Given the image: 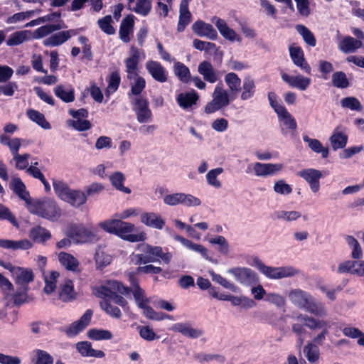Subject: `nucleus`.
Masks as SVG:
<instances>
[{
    "mask_svg": "<svg viewBox=\"0 0 364 364\" xmlns=\"http://www.w3.org/2000/svg\"><path fill=\"white\" fill-rule=\"evenodd\" d=\"M59 298L65 302L73 300L75 297V291L73 283L70 279H65L60 286Z\"/></svg>",
    "mask_w": 364,
    "mask_h": 364,
    "instance_id": "obj_42",
    "label": "nucleus"
},
{
    "mask_svg": "<svg viewBox=\"0 0 364 364\" xmlns=\"http://www.w3.org/2000/svg\"><path fill=\"white\" fill-rule=\"evenodd\" d=\"M132 287L129 289L128 294L131 291L134 296L135 302L139 308L144 306L149 303V299L146 297L144 291L140 288L134 278H131Z\"/></svg>",
    "mask_w": 364,
    "mask_h": 364,
    "instance_id": "obj_35",
    "label": "nucleus"
},
{
    "mask_svg": "<svg viewBox=\"0 0 364 364\" xmlns=\"http://www.w3.org/2000/svg\"><path fill=\"white\" fill-rule=\"evenodd\" d=\"M68 235L76 242H87L95 239L92 232L80 225H72L68 230Z\"/></svg>",
    "mask_w": 364,
    "mask_h": 364,
    "instance_id": "obj_20",
    "label": "nucleus"
},
{
    "mask_svg": "<svg viewBox=\"0 0 364 364\" xmlns=\"http://www.w3.org/2000/svg\"><path fill=\"white\" fill-rule=\"evenodd\" d=\"M362 46L360 40H356L351 36L344 37L338 44V49L343 53H354Z\"/></svg>",
    "mask_w": 364,
    "mask_h": 364,
    "instance_id": "obj_33",
    "label": "nucleus"
},
{
    "mask_svg": "<svg viewBox=\"0 0 364 364\" xmlns=\"http://www.w3.org/2000/svg\"><path fill=\"white\" fill-rule=\"evenodd\" d=\"M129 81V85L131 87L130 92L128 93V96L130 99H132V95L136 97H140L139 95L142 92L146 87V80L139 74L129 75L127 77Z\"/></svg>",
    "mask_w": 364,
    "mask_h": 364,
    "instance_id": "obj_31",
    "label": "nucleus"
},
{
    "mask_svg": "<svg viewBox=\"0 0 364 364\" xmlns=\"http://www.w3.org/2000/svg\"><path fill=\"white\" fill-rule=\"evenodd\" d=\"M346 241L350 248L352 250L351 257L355 260L360 259L363 255V249L358 241L353 236L348 235Z\"/></svg>",
    "mask_w": 364,
    "mask_h": 364,
    "instance_id": "obj_58",
    "label": "nucleus"
},
{
    "mask_svg": "<svg viewBox=\"0 0 364 364\" xmlns=\"http://www.w3.org/2000/svg\"><path fill=\"white\" fill-rule=\"evenodd\" d=\"M173 71L178 79L188 83L191 80V73L189 68L181 62H176L173 66Z\"/></svg>",
    "mask_w": 364,
    "mask_h": 364,
    "instance_id": "obj_54",
    "label": "nucleus"
},
{
    "mask_svg": "<svg viewBox=\"0 0 364 364\" xmlns=\"http://www.w3.org/2000/svg\"><path fill=\"white\" fill-rule=\"evenodd\" d=\"M289 55L293 63L307 74H311V68L305 59L302 48L299 46H290Z\"/></svg>",
    "mask_w": 364,
    "mask_h": 364,
    "instance_id": "obj_17",
    "label": "nucleus"
},
{
    "mask_svg": "<svg viewBox=\"0 0 364 364\" xmlns=\"http://www.w3.org/2000/svg\"><path fill=\"white\" fill-rule=\"evenodd\" d=\"M191 28L195 34L200 37H205L210 40H215L218 38L217 31L210 23L198 20L194 22Z\"/></svg>",
    "mask_w": 364,
    "mask_h": 364,
    "instance_id": "obj_24",
    "label": "nucleus"
},
{
    "mask_svg": "<svg viewBox=\"0 0 364 364\" xmlns=\"http://www.w3.org/2000/svg\"><path fill=\"white\" fill-rule=\"evenodd\" d=\"M328 322L324 320L316 318L311 316L305 314H299L295 318V322L291 326V331L298 336V344L301 347L304 343L303 336L306 333L308 328L311 331L323 329L314 338L315 344L321 345L326 339L328 333Z\"/></svg>",
    "mask_w": 364,
    "mask_h": 364,
    "instance_id": "obj_1",
    "label": "nucleus"
},
{
    "mask_svg": "<svg viewBox=\"0 0 364 364\" xmlns=\"http://www.w3.org/2000/svg\"><path fill=\"white\" fill-rule=\"evenodd\" d=\"M145 68L149 74L156 81L164 83L168 80V71L162 65L154 60H148L145 64Z\"/></svg>",
    "mask_w": 364,
    "mask_h": 364,
    "instance_id": "obj_19",
    "label": "nucleus"
},
{
    "mask_svg": "<svg viewBox=\"0 0 364 364\" xmlns=\"http://www.w3.org/2000/svg\"><path fill=\"white\" fill-rule=\"evenodd\" d=\"M58 261L66 269L72 272H79L80 263L72 255L60 252L58 256Z\"/></svg>",
    "mask_w": 364,
    "mask_h": 364,
    "instance_id": "obj_39",
    "label": "nucleus"
},
{
    "mask_svg": "<svg viewBox=\"0 0 364 364\" xmlns=\"http://www.w3.org/2000/svg\"><path fill=\"white\" fill-rule=\"evenodd\" d=\"M87 336L95 341L110 340L112 338V333L105 329L92 328L87 331Z\"/></svg>",
    "mask_w": 364,
    "mask_h": 364,
    "instance_id": "obj_63",
    "label": "nucleus"
},
{
    "mask_svg": "<svg viewBox=\"0 0 364 364\" xmlns=\"http://www.w3.org/2000/svg\"><path fill=\"white\" fill-rule=\"evenodd\" d=\"M227 272L231 274L235 280L244 287H252L259 283L258 274L252 269L245 267L230 268Z\"/></svg>",
    "mask_w": 364,
    "mask_h": 364,
    "instance_id": "obj_9",
    "label": "nucleus"
},
{
    "mask_svg": "<svg viewBox=\"0 0 364 364\" xmlns=\"http://www.w3.org/2000/svg\"><path fill=\"white\" fill-rule=\"evenodd\" d=\"M205 239L210 244L218 246V251L223 255H228L230 252V247L227 239L222 235H217L215 237Z\"/></svg>",
    "mask_w": 364,
    "mask_h": 364,
    "instance_id": "obj_50",
    "label": "nucleus"
},
{
    "mask_svg": "<svg viewBox=\"0 0 364 364\" xmlns=\"http://www.w3.org/2000/svg\"><path fill=\"white\" fill-rule=\"evenodd\" d=\"M211 21L215 25L220 35L224 38L232 42H241V37L233 29L230 28L223 19L214 16L212 18Z\"/></svg>",
    "mask_w": 364,
    "mask_h": 364,
    "instance_id": "obj_23",
    "label": "nucleus"
},
{
    "mask_svg": "<svg viewBox=\"0 0 364 364\" xmlns=\"http://www.w3.org/2000/svg\"><path fill=\"white\" fill-rule=\"evenodd\" d=\"M71 32H73V31H63L56 33L46 38L43 41V45L50 47L60 46L71 37Z\"/></svg>",
    "mask_w": 364,
    "mask_h": 364,
    "instance_id": "obj_41",
    "label": "nucleus"
},
{
    "mask_svg": "<svg viewBox=\"0 0 364 364\" xmlns=\"http://www.w3.org/2000/svg\"><path fill=\"white\" fill-rule=\"evenodd\" d=\"M0 266L9 270L18 286L16 294L13 296V304L21 305L27 299L28 284L34 280V274L31 269L14 266L10 262L0 260Z\"/></svg>",
    "mask_w": 364,
    "mask_h": 364,
    "instance_id": "obj_2",
    "label": "nucleus"
},
{
    "mask_svg": "<svg viewBox=\"0 0 364 364\" xmlns=\"http://www.w3.org/2000/svg\"><path fill=\"white\" fill-rule=\"evenodd\" d=\"M140 220L145 225L156 230H162L165 226L164 219L160 215L153 212L141 213Z\"/></svg>",
    "mask_w": 364,
    "mask_h": 364,
    "instance_id": "obj_30",
    "label": "nucleus"
},
{
    "mask_svg": "<svg viewBox=\"0 0 364 364\" xmlns=\"http://www.w3.org/2000/svg\"><path fill=\"white\" fill-rule=\"evenodd\" d=\"M223 171L224 169L222 167L210 170L205 176L208 184L215 188H220L222 183L218 180V176L223 173Z\"/></svg>",
    "mask_w": 364,
    "mask_h": 364,
    "instance_id": "obj_53",
    "label": "nucleus"
},
{
    "mask_svg": "<svg viewBox=\"0 0 364 364\" xmlns=\"http://www.w3.org/2000/svg\"><path fill=\"white\" fill-rule=\"evenodd\" d=\"M55 194L63 201L70 203L73 207H80L87 201L85 193L80 190L70 189L68 184L60 180L53 182Z\"/></svg>",
    "mask_w": 364,
    "mask_h": 364,
    "instance_id": "obj_4",
    "label": "nucleus"
},
{
    "mask_svg": "<svg viewBox=\"0 0 364 364\" xmlns=\"http://www.w3.org/2000/svg\"><path fill=\"white\" fill-rule=\"evenodd\" d=\"M95 259L97 269H101L111 263L112 257L103 250H98L96 252Z\"/></svg>",
    "mask_w": 364,
    "mask_h": 364,
    "instance_id": "obj_64",
    "label": "nucleus"
},
{
    "mask_svg": "<svg viewBox=\"0 0 364 364\" xmlns=\"http://www.w3.org/2000/svg\"><path fill=\"white\" fill-rule=\"evenodd\" d=\"M28 236L35 242L43 243L51 237V234L46 228L36 226L30 230Z\"/></svg>",
    "mask_w": 364,
    "mask_h": 364,
    "instance_id": "obj_44",
    "label": "nucleus"
},
{
    "mask_svg": "<svg viewBox=\"0 0 364 364\" xmlns=\"http://www.w3.org/2000/svg\"><path fill=\"white\" fill-rule=\"evenodd\" d=\"M276 218L285 223H292L298 220L302 216L297 210H278L275 213Z\"/></svg>",
    "mask_w": 364,
    "mask_h": 364,
    "instance_id": "obj_51",
    "label": "nucleus"
},
{
    "mask_svg": "<svg viewBox=\"0 0 364 364\" xmlns=\"http://www.w3.org/2000/svg\"><path fill=\"white\" fill-rule=\"evenodd\" d=\"M55 95L63 102L68 103L75 100L74 89H65L63 85H58L54 88Z\"/></svg>",
    "mask_w": 364,
    "mask_h": 364,
    "instance_id": "obj_52",
    "label": "nucleus"
},
{
    "mask_svg": "<svg viewBox=\"0 0 364 364\" xmlns=\"http://www.w3.org/2000/svg\"><path fill=\"white\" fill-rule=\"evenodd\" d=\"M31 362L33 364H53V358L43 350L35 349L31 353Z\"/></svg>",
    "mask_w": 364,
    "mask_h": 364,
    "instance_id": "obj_47",
    "label": "nucleus"
},
{
    "mask_svg": "<svg viewBox=\"0 0 364 364\" xmlns=\"http://www.w3.org/2000/svg\"><path fill=\"white\" fill-rule=\"evenodd\" d=\"M92 316V311L87 309L80 319L73 322L64 329L66 336L72 338L82 332L90 324Z\"/></svg>",
    "mask_w": 364,
    "mask_h": 364,
    "instance_id": "obj_15",
    "label": "nucleus"
},
{
    "mask_svg": "<svg viewBox=\"0 0 364 364\" xmlns=\"http://www.w3.org/2000/svg\"><path fill=\"white\" fill-rule=\"evenodd\" d=\"M296 175L309 184L310 190L313 193L316 194L319 192L321 189L320 180L323 177L321 171L313 168H307L298 171Z\"/></svg>",
    "mask_w": 364,
    "mask_h": 364,
    "instance_id": "obj_12",
    "label": "nucleus"
},
{
    "mask_svg": "<svg viewBox=\"0 0 364 364\" xmlns=\"http://www.w3.org/2000/svg\"><path fill=\"white\" fill-rule=\"evenodd\" d=\"M198 72L201 75L205 81L209 83H215L220 79L219 73L213 68V65L207 61H202L198 67Z\"/></svg>",
    "mask_w": 364,
    "mask_h": 364,
    "instance_id": "obj_27",
    "label": "nucleus"
},
{
    "mask_svg": "<svg viewBox=\"0 0 364 364\" xmlns=\"http://www.w3.org/2000/svg\"><path fill=\"white\" fill-rule=\"evenodd\" d=\"M11 186L14 191L21 199L27 201L29 198V194L26 190V186L19 178H14L11 181Z\"/></svg>",
    "mask_w": 364,
    "mask_h": 364,
    "instance_id": "obj_61",
    "label": "nucleus"
},
{
    "mask_svg": "<svg viewBox=\"0 0 364 364\" xmlns=\"http://www.w3.org/2000/svg\"><path fill=\"white\" fill-rule=\"evenodd\" d=\"M255 93V80L250 76L243 79L240 100L246 101L252 99Z\"/></svg>",
    "mask_w": 364,
    "mask_h": 364,
    "instance_id": "obj_43",
    "label": "nucleus"
},
{
    "mask_svg": "<svg viewBox=\"0 0 364 364\" xmlns=\"http://www.w3.org/2000/svg\"><path fill=\"white\" fill-rule=\"evenodd\" d=\"M134 228L135 226L134 224L124 222L119 220L116 235L122 240L130 242H141L145 240L146 238V233L144 232H139L138 233L134 234L133 232Z\"/></svg>",
    "mask_w": 364,
    "mask_h": 364,
    "instance_id": "obj_11",
    "label": "nucleus"
},
{
    "mask_svg": "<svg viewBox=\"0 0 364 364\" xmlns=\"http://www.w3.org/2000/svg\"><path fill=\"white\" fill-rule=\"evenodd\" d=\"M60 274L56 271L43 272V277L45 283L43 291L46 294L53 293L56 289L57 281Z\"/></svg>",
    "mask_w": 364,
    "mask_h": 364,
    "instance_id": "obj_37",
    "label": "nucleus"
},
{
    "mask_svg": "<svg viewBox=\"0 0 364 364\" xmlns=\"http://www.w3.org/2000/svg\"><path fill=\"white\" fill-rule=\"evenodd\" d=\"M283 168L282 164H263L256 162L252 164V170L257 177L274 176Z\"/></svg>",
    "mask_w": 364,
    "mask_h": 364,
    "instance_id": "obj_21",
    "label": "nucleus"
},
{
    "mask_svg": "<svg viewBox=\"0 0 364 364\" xmlns=\"http://www.w3.org/2000/svg\"><path fill=\"white\" fill-rule=\"evenodd\" d=\"M129 289L117 281H108L105 285H100L92 289L93 294L100 298L110 299L112 294H128Z\"/></svg>",
    "mask_w": 364,
    "mask_h": 364,
    "instance_id": "obj_10",
    "label": "nucleus"
},
{
    "mask_svg": "<svg viewBox=\"0 0 364 364\" xmlns=\"http://www.w3.org/2000/svg\"><path fill=\"white\" fill-rule=\"evenodd\" d=\"M60 28L61 26L59 24L45 25L36 29L33 33V37L36 39L41 38Z\"/></svg>",
    "mask_w": 364,
    "mask_h": 364,
    "instance_id": "obj_59",
    "label": "nucleus"
},
{
    "mask_svg": "<svg viewBox=\"0 0 364 364\" xmlns=\"http://www.w3.org/2000/svg\"><path fill=\"white\" fill-rule=\"evenodd\" d=\"M303 352L309 363L315 364L318 361L320 353L316 344L309 342L304 347Z\"/></svg>",
    "mask_w": 364,
    "mask_h": 364,
    "instance_id": "obj_49",
    "label": "nucleus"
},
{
    "mask_svg": "<svg viewBox=\"0 0 364 364\" xmlns=\"http://www.w3.org/2000/svg\"><path fill=\"white\" fill-rule=\"evenodd\" d=\"M191 0H181L179 6V16L177 25V31L183 32L186 27L191 23L192 19L191 13L188 9V4Z\"/></svg>",
    "mask_w": 364,
    "mask_h": 364,
    "instance_id": "obj_29",
    "label": "nucleus"
},
{
    "mask_svg": "<svg viewBox=\"0 0 364 364\" xmlns=\"http://www.w3.org/2000/svg\"><path fill=\"white\" fill-rule=\"evenodd\" d=\"M132 100L133 110L136 113L137 121L139 123L149 122L151 118L152 114L149 107L148 100L143 97H135Z\"/></svg>",
    "mask_w": 364,
    "mask_h": 364,
    "instance_id": "obj_14",
    "label": "nucleus"
},
{
    "mask_svg": "<svg viewBox=\"0 0 364 364\" xmlns=\"http://www.w3.org/2000/svg\"><path fill=\"white\" fill-rule=\"evenodd\" d=\"M139 250L144 253L148 263L156 262L160 258L168 264L172 258L170 252H163L162 248L159 246L153 247L147 244H141L139 246Z\"/></svg>",
    "mask_w": 364,
    "mask_h": 364,
    "instance_id": "obj_13",
    "label": "nucleus"
},
{
    "mask_svg": "<svg viewBox=\"0 0 364 364\" xmlns=\"http://www.w3.org/2000/svg\"><path fill=\"white\" fill-rule=\"evenodd\" d=\"M109 181L112 185L118 191L123 192L127 194H129L131 193V189L129 188L125 187L124 186V182L125 181L124 175L120 171H116L111 174L109 177Z\"/></svg>",
    "mask_w": 364,
    "mask_h": 364,
    "instance_id": "obj_46",
    "label": "nucleus"
},
{
    "mask_svg": "<svg viewBox=\"0 0 364 364\" xmlns=\"http://www.w3.org/2000/svg\"><path fill=\"white\" fill-rule=\"evenodd\" d=\"M134 16L129 14L122 21L119 30V38L124 43L130 41V35L133 33L134 26Z\"/></svg>",
    "mask_w": 364,
    "mask_h": 364,
    "instance_id": "obj_26",
    "label": "nucleus"
},
{
    "mask_svg": "<svg viewBox=\"0 0 364 364\" xmlns=\"http://www.w3.org/2000/svg\"><path fill=\"white\" fill-rule=\"evenodd\" d=\"M0 143L9 147L13 156L18 154L21 145V139L19 138H10L7 134L0 135Z\"/></svg>",
    "mask_w": 364,
    "mask_h": 364,
    "instance_id": "obj_48",
    "label": "nucleus"
},
{
    "mask_svg": "<svg viewBox=\"0 0 364 364\" xmlns=\"http://www.w3.org/2000/svg\"><path fill=\"white\" fill-rule=\"evenodd\" d=\"M77 351L84 357H95L102 358L105 354L102 350H95L88 341H81L76 344Z\"/></svg>",
    "mask_w": 364,
    "mask_h": 364,
    "instance_id": "obj_38",
    "label": "nucleus"
},
{
    "mask_svg": "<svg viewBox=\"0 0 364 364\" xmlns=\"http://www.w3.org/2000/svg\"><path fill=\"white\" fill-rule=\"evenodd\" d=\"M297 32L302 36L304 42L309 46L314 47L316 40L313 33L303 25H298L296 27Z\"/></svg>",
    "mask_w": 364,
    "mask_h": 364,
    "instance_id": "obj_62",
    "label": "nucleus"
},
{
    "mask_svg": "<svg viewBox=\"0 0 364 364\" xmlns=\"http://www.w3.org/2000/svg\"><path fill=\"white\" fill-rule=\"evenodd\" d=\"M141 51L132 46L129 51V56L124 60L125 72L127 77L139 74L138 65L141 60Z\"/></svg>",
    "mask_w": 364,
    "mask_h": 364,
    "instance_id": "obj_16",
    "label": "nucleus"
},
{
    "mask_svg": "<svg viewBox=\"0 0 364 364\" xmlns=\"http://www.w3.org/2000/svg\"><path fill=\"white\" fill-rule=\"evenodd\" d=\"M173 238L187 249L199 253L205 259H209L208 250L203 245L193 243L192 241L178 235H174Z\"/></svg>",
    "mask_w": 364,
    "mask_h": 364,
    "instance_id": "obj_34",
    "label": "nucleus"
},
{
    "mask_svg": "<svg viewBox=\"0 0 364 364\" xmlns=\"http://www.w3.org/2000/svg\"><path fill=\"white\" fill-rule=\"evenodd\" d=\"M289 301L296 307L318 317H325L328 311L325 304L314 298L308 291L301 289H293L288 293Z\"/></svg>",
    "mask_w": 364,
    "mask_h": 364,
    "instance_id": "obj_3",
    "label": "nucleus"
},
{
    "mask_svg": "<svg viewBox=\"0 0 364 364\" xmlns=\"http://www.w3.org/2000/svg\"><path fill=\"white\" fill-rule=\"evenodd\" d=\"M268 100L270 106L277 113L279 121L283 125V127H282V134H287L289 131H295L297 128L295 119L286 107L278 102L277 95L273 92H269Z\"/></svg>",
    "mask_w": 364,
    "mask_h": 364,
    "instance_id": "obj_5",
    "label": "nucleus"
},
{
    "mask_svg": "<svg viewBox=\"0 0 364 364\" xmlns=\"http://www.w3.org/2000/svg\"><path fill=\"white\" fill-rule=\"evenodd\" d=\"M264 301L267 303L272 304L278 309L284 308L287 304L285 297L276 292H268L267 297L264 298Z\"/></svg>",
    "mask_w": 364,
    "mask_h": 364,
    "instance_id": "obj_60",
    "label": "nucleus"
},
{
    "mask_svg": "<svg viewBox=\"0 0 364 364\" xmlns=\"http://www.w3.org/2000/svg\"><path fill=\"white\" fill-rule=\"evenodd\" d=\"M281 77L290 87L301 91L306 90L311 83V78L301 75H290L286 73H282Z\"/></svg>",
    "mask_w": 364,
    "mask_h": 364,
    "instance_id": "obj_22",
    "label": "nucleus"
},
{
    "mask_svg": "<svg viewBox=\"0 0 364 364\" xmlns=\"http://www.w3.org/2000/svg\"><path fill=\"white\" fill-rule=\"evenodd\" d=\"M0 291L4 294L1 299L3 305L13 304V296L16 294V291L13 284L8 278L0 273Z\"/></svg>",
    "mask_w": 364,
    "mask_h": 364,
    "instance_id": "obj_28",
    "label": "nucleus"
},
{
    "mask_svg": "<svg viewBox=\"0 0 364 364\" xmlns=\"http://www.w3.org/2000/svg\"><path fill=\"white\" fill-rule=\"evenodd\" d=\"M31 213L50 220H57L61 215V210L56 203L52 200L38 201L29 207Z\"/></svg>",
    "mask_w": 364,
    "mask_h": 364,
    "instance_id": "obj_8",
    "label": "nucleus"
},
{
    "mask_svg": "<svg viewBox=\"0 0 364 364\" xmlns=\"http://www.w3.org/2000/svg\"><path fill=\"white\" fill-rule=\"evenodd\" d=\"M303 141L308 144L309 149L317 154H321L323 159H326L328 156V149L323 147L322 144L316 139H311L307 135H303Z\"/></svg>",
    "mask_w": 364,
    "mask_h": 364,
    "instance_id": "obj_45",
    "label": "nucleus"
},
{
    "mask_svg": "<svg viewBox=\"0 0 364 364\" xmlns=\"http://www.w3.org/2000/svg\"><path fill=\"white\" fill-rule=\"evenodd\" d=\"M199 95L196 90L183 92L176 94V100L178 106L183 110L189 111L196 105Z\"/></svg>",
    "mask_w": 364,
    "mask_h": 364,
    "instance_id": "obj_18",
    "label": "nucleus"
},
{
    "mask_svg": "<svg viewBox=\"0 0 364 364\" xmlns=\"http://www.w3.org/2000/svg\"><path fill=\"white\" fill-rule=\"evenodd\" d=\"M255 265L267 279L272 280L293 277L298 275L300 272L299 269L292 266H267L258 258H255Z\"/></svg>",
    "mask_w": 364,
    "mask_h": 364,
    "instance_id": "obj_6",
    "label": "nucleus"
},
{
    "mask_svg": "<svg viewBox=\"0 0 364 364\" xmlns=\"http://www.w3.org/2000/svg\"><path fill=\"white\" fill-rule=\"evenodd\" d=\"M129 9L142 16H146L151 11V0H134L131 5H128Z\"/></svg>",
    "mask_w": 364,
    "mask_h": 364,
    "instance_id": "obj_40",
    "label": "nucleus"
},
{
    "mask_svg": "<svg viewBox=\"0 0 364 364\" xmlns=\"http://www.w3.org/2000/svg\"><path fill=\"white\" fill-rule=\"evenodd\" d=\"M360 259L346 260L338 264L335 272L338 274L349 273L359 277Z\"/></svg>",
    "mask_w": 364,
    "mask_h": 364,
    "instance_id": "obj_36",
    "label": "nucleus"
},
{
    "mask_svg": "<svg viewBox=\"0 0 364 364\" xmlns=\"http://www.w3.org/2000/svg\"><path fill=\"white\" fill-rule=\"evenodd\" d=\"M234 99L228 90L224 88L223 85L218 83L212 93V100L204 107V112L206 114L214 113L228 107Z\"/></svg>",
    "mask_w": 364,
    "mask_h": 364,
    "instance_id": "obj_7",
    "label": "nucleus"
},
{
    "mask_svg": "<svg viewBox=\"0 0 364 364\" xmlns=\"http://www.w3.org/2000/svg\"><path fill=\"white\" fill-rule=\"evenodd\" d=\"M30 33L27 30L14 32L9 36L6 44L9 46L19 45L28 39Z\"/></svg>",
    "mask_w": 364,
    "mask_h": 364,
    "instance_id": "obj_56",
    "label": "nucleus"
},
{
    "mask_svg": "<svg viewBox=\"0 0 364 364\" xmlns=\"http://www.w3.org/2000/svg\"><path fill=\"white\" fill-rule=\"evenodd\" d=\"M329 141L334 151L343 149L348 141V135L346 134L345 128L341 125L337 126L333 129Z\"/></svg>",
    "mask_w": 364,
    "mask_h": 364,
    "instance_id": "obj_25",
    "label": "nucleus"
},
{
    "mask_svg": "<svg viewBox=\"0 0 364 364\" xmlns=\"http://www.w3.org/2000/svg\"><path fill=\"white\" fill-rule=\"evenodd\" d=\"M224 80L230 91L237 92L240 90L241 80L236 73H228Z\"/></svg>",
    "mask_w": 364,
    "mask_h": 364,
    "instance_id": "obj_57",
    "label": "nucleus"
},
{
    "mask_svg": "<svg viewBox=\"0 0 364 364\" xmlns=\"http://www.w3.org/2000/svg\"><path fill=\"white\" fill-rule=\"evenodd\" d=\"M33 246L31 242L27 239L13 240L8 239H0V247L11 250H26Z\"/></svg>",
    "mask_w": 364,
    "mask_h": 364,
    "instance_id": "obj_32",
    "label": "nucleus"
},
{
    "mask_svg": "<svg viewBox=\"0 0 364 364\" xmlns=\"http://www.w3.org/2000/svg\"><path fill=\"white\" fill-rule=\"evenodd\" d=\"M27 115L31 121L36 122L43 129H50L51 128L50 123L46 121L45 116L38 111L28 109L27 111Z\"/></svg>",
    "mask_w": 364,
    "mask_h": 364,
    "instance_id": "obj_55",
    "label": "nucleus"
}]
</instances>
